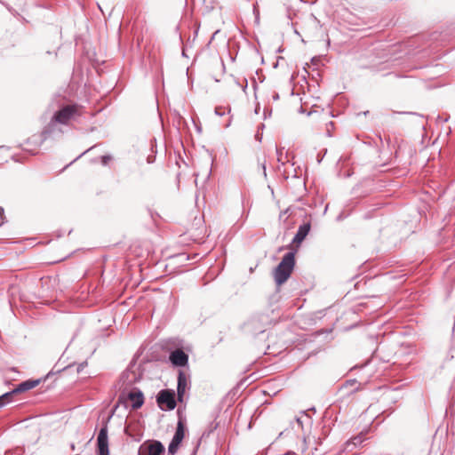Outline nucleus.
<instances>
[{
  "label": "nucleus",
  "mask_w": 455,
  "mask_h": 455,
  "mask_svg": "<svg viewBox=\"0 0 455 455\" xmlns=\"http://www.w3.org/2000/svg\"><path fill=\"white\" fill-rule=\"evenodd\" d=\"M267 317L261 315L252 316L246 323L245 327L248 331H252L253 333H262L265 329V323L267 322Z\"/></svg>",
  "instance_id": "423d86ee"
},
{
  "label": "nucleus",
  "mask_w": 455,
  "mask_h": 455,
  "mask_svg": "<svg viewBox=\"0 0 455 455\" xmlns=\"http://www.w3.org/2000/svg\"><path fill=\"white\" fill-rule=\"evenodd\" d=\"M41 382V379H28L21 383H20L15 388H13L12 391L7 392L9 394V396L12 398V395L20 393H23L26 391H28L36 386L39 385Z\"/></svg>",
  "instance_id": "6e6552de"
},
{
  "label": "nucleus",
  "mask_w": 455,
  "mask_h": 455,
  "mask_svg": "<svg viewBox=\"0 0 455 455\" xmlns=\"http://www.w3.org/2000/svg\"><path fill=\"white\" fill-rule=\"evenodd\" d=\"M10 402L11 397L9 396V394L7 392L0 395V408L9 403Z\"/></svg>",
  "instance_id": "dca6fc26"
},
{
  "label": "nucleus",
  "mask_w": 455,
  "mask_h": 455,
  "mask_svg": "<svg viewBox=\"0 0 455 455\" xmlns=\"http://www.w3.org/2000/svg\"><path fill=\"white\" fill-rule=\"evenodd\" d=\"M198 446H199V443L196 444V448L194 449L193 455H195L196 453Z\"/></svg>",
  "instance_id": "5701e85b"
},
{
  "label": "nucleus",
  "mask_w": 455,
  "mask_h": 455,
  "mask_svg": "<svg viewBox=\"0 0 455 455\" xmlns=\"http://www.w3.org/2000/svg\"><path fill=\"white\" fill-rule=\"evenodd\" d=\"M20 449H17L16 451H6L5 455H20L21 453Z\"/></svg>",
  "instance_id": "6ab92c4d"
},
{
  "label": "nucleus",
  "mask_w": 455,
  "mask_h": 455,
  "mask_svg": "<svg viewBox=\"0 0 455 455\" xmlns=\"http://www.w3.org/2000/svg\"><path fill=\"white\" fill-rule=\"evenodd\" d=\"M76 108L75 106H66L57 111L52 116L51 122L42 131L41 136L43 140H46L49 135L55 130L56 124H67L71 117L75 115Z\"/></svg>",
  "instance_id": "f257e3e1"
},
{
  "label": "nucleus",
  "mask_w": 455,
  "mask_h": 455,
  "mask_svg": "<svg viewBox=\"0 0 455 455\" xmlns=\"http://www.w3.org/2000/svg\"><path fill=\"white\" fill-rule=\"evenodd\" d=\"M156 402L162 411H172L176 407L175 393L172 389H163L156 395Z\"/></svg>",
  "instance_id": "20e7f679"
},
{
  "label": "nucleus",
  "mask_w": 455,
  "mask_h": 455,
  "mask_svg": "<svg viewBox=\"0 0 455 455\" xmlns=\"http://www.w3.org/2000/svg\"><path fill=\"white\" fill-rule=\"evenodd\" d=\"M262 168H263L264 173L266 174V166H265V163H263V164H262Z\"/></svg>",
  "instance_id": "a878e982"
},
{
  "label": "nucleus",
  "mask_w": 455,
  "mask_h": 455,
  "mask_svg": "<svg viewBox=\"0 0 455 455\" xmlns=\"http://www.w3.org/2000/svg\"><path fill=\"white\" fill-rule=\"evenodd\" d=\"M3 214H4V210H3V208H0V220H2Z\"/></svg>",
  "instance_id": "b1692460"
},
{
  "label": "nucleus",
  "mask_w": 455,
  "mask_h": 455,
  "mask_svg": "<svg viewBox=\"0 0 455 455\" xmlns=\"http://www.w3.org/2000/svg\"><path fill=\"white\" fill-rule=\"evenodd\" d=\"M357 449L356 443L352 442L350 439L347 440L343 447L342 451L347 454H355V450Z\"/></svg>",
  "instance_id": "ddd939ff"
},
{
  "label": "nucleus",
  "mask_w": 455,
  "mask_h": 455,
  "mask_svg": "<svg viewBox=\"0 0 455 455\" xmlns=\"http://www.w3.org/2000/svg\"><path fill=\"white\" fill-rule=\"evenodd\" d=\"M111 159L112 156L109 155L103 156H101V163L103 165H107Z\"/></svg>",
  "instance_id": "a211bd4d"
},
{
  "label": "nucleus",
  "mask_w": 455,
  "mask_h": 455,
  "mask_svg": "<svg viewBox=\"0 0 455 455\" xmlns=\"http://www.w3.org/2000/svg\"><path fill=\"white\" fill-rule=\"evenodd\" d=\"M294 266L295 253L292 251L287 252L274 270V278L278 285L283 284L288 280Z\"/></svg>",
  "instance_id": "f03ea898"
},
{
  "label": "nucleus",
  "mask_w": 455,
  "mask_h": 455,
  "mask_svg": "<svg viewBox=\"0 0 455 455\" xmlns=\"http://www.w3.org/2000/svg\"><path fill=\"white\" fill-rule=\"evenodd\" d=\"M181 443H179L177 441L172 440L169 447H168V452L172 455L175 454L179 449V446Z\"/></svg>",
  "instance_id": "2eb2a0df"
},
{
  "label": "nucleus",
  "mask_w": 455,
  "mask_h": 455,
  "mask_svg": "<svg viewBox=\"0 0 455 455\" xmlns=\"http://www.w3.org/2000/svg\"><path fill=\"white\" fill-rule=\"evenodd\" d=\"M326 126H327V134H328V136H331V128H333V126H334L333 122H329V123L326 124Z\"/></svg>",
  "instance_id": "412c9836"
},
{
  "label": "nucleus",
  "mask_w": 455,
  "mask_h": 455,
  "mask_svg": "<svg viewBox=\"0 0 455 455\" xmlns=\"http://www.w3.org/2000/svg\"><path fill=\"white\" fill-rule=\"evenodd\" d=\"M127 400L132 402V408L133 410H137L144 403V395L142 391L137 387L133 388L127 394L123 391L118 397V403H125Z\"/></svg>",
  "instance_id": "7ed1b4c3"
},
{
  "label": "nucleus",
  "mask_w": 455,
  "mask_h": 455,
  "mask_svg": "<svg viewBox=\"0 0 455 455\" xmlns=\"http://www.w3.org/2000/svg\"><path fill=\"white\" fill-rule=\"evenodd\" d=\"M82 366H83V365L81 364V365L79 366V368H77V371L83 370V367H82Z\"/></svg>",
  "instance_id": "cd10ccee"
},
{
  "label": "nucleus",
  "mask_w": 455,
  "mask_h": 455,
  "mask_svg": "<svg viewBox=\"0 0 455 455\" xmlns=\"http://www.w3.org/2000/svg\"><path fill=\"white\" fill-rule=\"evenodd\" d=\"M284 455H296V453L294 451H287Z\"/></svg>",
  "instance_id": "4be33fe9"
},
{
  "label": "nucleus",
  "mask_w": 455,
  "mask_h": 455,
  "mask_svg": "<svg viewBox=\"0 0 455 455\" xmlns=\"http://www.w3.org/2000/svg\"><path fill=\"white\" fill-rule=\"evenodd\" d=\"M164 451V447L159 441L152 442L147 447H141L140 455H162Z\"/></svg>",
  "instance_id": "1a4fd4ad"
},
{
  "label": "nucleus",
  "mask_w": 455,
  "mask_h": 455,
  "mask_svg": "<svg viewBox=\"0 0 455 455\" xmlns=\"http://www.w3.org/2000/svg\"><path fill=\"white\" fill-rule=\"evenodd\" d=\"M278 98H279V96H278V94H277V93H276V94H275V95L273 96V99H274V100H278Z\"/></svg>",
  "instance_id": "393cba45"
},
{
  "label": "nucleus",
  "mask_w": 455,
  "mask_h": 455,
  "mask_svg": "<svg viewBox=\"0 0 455 455\" xmlns=\"http://www.w3.org/2000/svg\"><path fill=\"white\" fill-rule=\"evenodd\" d=\"M82 366H83V365L81 364V365L79 366V368H77V371L83 370V367H82Z\"/></svg>",
  "instance_id": "c85d7f7f"
},
{
  "label": "nucleus",
  "mask_w": 455,
  "mask_h": 455,
  "mask_svg": "<svg viewBox=\"0 0 455 455\" xmlns=\"http://www.w3.org/2000/svg\"><path fill=\"white\" fill-rule=\"evenodd\" d=\"M230 124V120L225 124L226 127H228Z\"/></svg>",
  "instance_id": "bb28decb"
},
{
  "label": "nucleus",
  "mask_w": 455,
  "mask_h": 455,
  "mask_svg": "<svg viewBox=\"0 0 455 455\" xmlns=\"http://www.w3.org/2000/svg\"><path fill=\"white\" fill-rule=\"evenodd\" d=\"M350 440L352 442H355L356 443V446L357 448L360 447L362 445V443L366 440V437H365V435L363 432H361L360 434H358L357 435L350 438Z\"/></svg>",
  "instance_id": "4468645a"
},
{
  "label": "nucleus",
  "mask_w": 455,
  "mask_h": 455,
  "mask_svg": "<svg viewBox=\"0 0 455 455\" xmlns=\"http://www.w3.org/2000/svg\"><path fill=\"white\" fill-rule=\"evenodd\" d=\"M247 87V81L245 80V84L243 86V90Z\"/></svg>",
  "instance_id": "c756f323"
},
{
  "label": "nucleus",
  "mask_w": 455,
  "mask_h": 455,
  "mask_svg": "<svg viewBox=\"0 0 455 455\" xmlns=\"http://www.w3.org/2000/svg\"><path fill=\"white\" fill-rule=\"evenodd\" d=\"M276 154H277V161L278 162H281L283 164H284L282 160V156H283V149L281 148H276Z\"/></svg>",
  "instance_id": "aec40b11"
},
{
  "label": "nucleus",
  "mask_w": 455,
  "mask_h": 455,
  "mask_svg": "<svg viewBox=\"0 0 455 455\" xmlns=\"http://www.w3.org/2000/svg\"><path fill=\"white\" fill-rule=\"evenodd\" d=\"M97 447L99 455H109L108 421L104 422L97 437Z\"/></svg>",
  "instance_id": "39448f33"
},
{
  "label": "nucleus",
  "mask_w": 455,
  "mask_h": 455,
  "mask_svg": "<svg viewBox=\"0 0 455 455\" xmlns=\"http://www.w3.org/2000/svg\"><path fill=\"white\" fill-rule=\"evenodd\" d=\"M187 385H188V379H187L185 372L182 371H179L177 394H178V400L180 402L182 401L183 395H184L186 388H187Z\"/></svg>",
  "instance_id": "9d476101"
},
{
  "label": "nucleus",
  "mask_w": 455,
  "mask_h": 455,
  "mask_svg": "<svg viewBox=\"0 0 455 455\" xmlns=\"http://www.w3.org/2000/svg\"><path fill=\"white\" fill-rule=\"evenodd\" d=\"M169 360L173 366L185 367L188 364V355L182 349L177 348L170 353Z\"/></svg>",
  "instance_id": "0eeeda50"
},
{
  "label": "nucleus",
  "mask_w": 455,
  "mask_h": 455,
  "mask_svg": "<svg viewBox=\"0 0 455 455\" xmlns=\"http://www.w3.org/2000/svg\"><path fill=\"white\" fill-rule=\"evenodd\" d=\"M185 435V420L180 417L175 434L172 440L177 441L179 443H181Z\"/></svg>",
  "instance_id": "f8f14e48"
},
{
  "label": "nucleus",
  "mask_w": 455,
  "mask_h": 455,
  "mask_svg": "<svg viewBox=\"0 0 455 455\" xmlns=\"http://www.w3.org/2000/svg\"><path fill=\"white\" fill-rule=\"evenodd\" d=\"M230 108H225V107H216L215 108V114L217 116H222L226 114V112L230 113Z\"/></svg>",
  "instance_id": "f3484780"
},
{
  "label": "nucleus",
  "mask_w": 455,
  "mask_h": 455,
  "mask_svg": "<svg viewBox=\"0 0 455 455\" xmlns=\"http://www.w3.org/2000/svg\"><path fill=\"white\" fill-rule=\"evenodd\" d=\"M310 230V224L305 223L303 225H300L298 228V231L293 238L294 243H301L305 237L307 235L308 232Z\"/></svg>",
  "instance_id": "9b49d317"
}]
</instances>
